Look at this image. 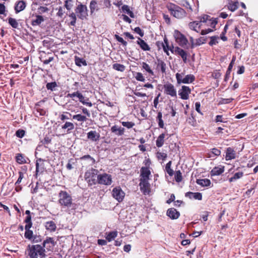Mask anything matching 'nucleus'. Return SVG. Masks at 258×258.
Masks as SVG:
<instances>
[{"label":"nucleus","instance_id":"338daca9","mask_svg":"<svg viewBox=\"0 0 258 258\" xmlns=\"http://www.w3.org/2000/svg\"><path fill=\"white\" fill-rule=\"evenodd\" d=\"M213 31V30L212 29H210V28H208L207 29H205V30H202L201 32V35H206L209 33H210L211 32Z\"/></svg>","mask_w":258,"mask_h":258},{"label":"nucleus","instance_id":"6e6552de","mask_svg":"<svg viewBox=\"0 0 258 258\" xmlns=\"http://www.w3.org/2000/svg\"><path fill=\"white\" fill-rule=\"evenodd\" d=\"M77 16L81 19H84L88 16V10L86 6L79 4L75 10Z\"/></svg>","mask_w":258,"mask_h":258},{"label":"nucleus","instance_id":"9b49d317","mask_svg":"<svg viewBox=\"0 0 258 258\" xmlns=\"http://www.w3.org/2000/svg\"><path fill=\"white\" fill-rule=\"evenodd\" d=\"M191 93V89L186 86H182L178 91V95L181 99L187 100L189 98V94Z\"/></svg>","mask_w":258,"mask_h":258},{"label":"nucleus","instance_id":"cd10ccee","mask_svg":"<svg viewBox=\"0 0 258 258\" xmlns=\"http://www.w3.org/2000/svg\"><path fill=\"white\" fill-rule=\"evenodd\" d=\"M195 80V77L193 75L189 74L187 75L183 79L182 83L184 84H188L194 82Z\"/></svg>","mask_w":258,"mask_h":258},{"label":"nucleus","instance_id":"49530a36","mask_svg":"<svg viewBox=\"0 0 258 258\" xmlns=\"http://www.w3.org/2000/svg\"><path fill=\"white\" fill-rule=\"evenodd\" d=\"M16 161L19 164H24L26 162L25 159L23 157V156L20 154H18L16 156Z\"/></svg>","mask_w":258,"mask_h":258},{"label":"nucleus","instance_id":"603ef678","mask_svg":"<svg viewBox=\"0 0 258 258\" xmlns=\"http://www.w3.org/2000/svg\"><path fill=\"white\" fill-rule=\"evenodd\" d=\"M219 37L218 36H212L211 37V40L209 42V44L210 45L212 46L213 45H216L218 43V39Z\"/></svg>","mask_w":258,"mask_h":258},{"label":"nucleus","instance_id":"e2e57ef3","mask_svg":"<svg viewBox=\"0 0 258 258\" xmlns=\"http://www.w3.org/2000/svg\"><path fill=\"white\" fill-rule=\"evenodd\" d=\"M19 178H18L17 181L15 183L16 185L19 184L21 182L22 179L24 177L23 173L22 172L20 171L19 172Z\"/></svg>","mask_w":258,"mask_h":258},{"label":"nucleus","instance_id":"5fc2aeb1","mask_svg":"<svg viewBox=\"0 0 258 258\" xmlns=\"http://www.w3.org/2000/svg\"><path fill=\"white\" fill-rule=\"evenodd\" d=\"M115 39L119 42H120L123 46H126L127 45V42L124 41L123 38L118 35H115Z\"/></svg>","mask_w":258,"mask_h":258},{"label":"nucleus","instance_id":"37998d69","mask_svg":"<svg viewBox=\"0 0 258 258\" xmlns=\"http://www.w3.org/2000/svg\"><path fill=\"white\" fill-rule=\"evenodd\" d=\"M97 3L96 1H91L90 4V9L91 13H93L97 9Z\"/></svg>","mask_w":258,"mask_h":258},{"label":"nucleus","instance_id":"a211bd4d","mask_svg":"<svg viewBox=\"0 0 258 258\" xmlns=\"http://www.w3.org/2000/svg\"><path fill=\"white\" fill-rule=\"evenodd\" d=\"M26 7V3L23 1H19L17 2L15 7L16 13H18L24 10Z\"/></svg>","mask_w":258,"mask_h":258},{"label":"nucleus","instance_id":"774afa93","mask_svg":"<svg viewBox=\"0 0 258 258\" xmlns=\"http://www.w3.org/2000/svg\"><path fill=\"white\" fill-rule=\"evenodd\" d=\"M6 11V7L3 4H0V14H4Z\"/></svg>","mask_w":258,"mask_h":258},{"label":"nucleus","instance_id":"bf43d9fd","mask_svg":"<svg viewBox=\"0 0 258 258\" xmlns=\"http://www.w3.org/2000/svg\"><path fill=\"white\" fill-rule=\"evenodd\" d=\"M16 135L19 138H22L25 135V131L22 130H19L16 132Z\"/></svg>","mask_w":258,"mask_h":258},{"label":"nucleus","instance_id":"13d9d810","mask_svg":"<svg viewBox=\"0 0 258 258\" xmlns=\"http://www.w3.org/2000/svg\"><path fill=\"white\" fill-rule=\"evenodd\" d=\"M25 222L26 223V225H29V226H32L31 215L27 216V217L25 220Z\"/></svg>","mask_w":258,"mask_h":258},{"label":"nucleus","instance_id":"79ce46f5","mask_svg":"<svg viewBox=\"0 0 258 258\" xmlns=\"http://www.w3.org/2000/svg\"><path fill=\"white\" fill-rule=\"evenodd\" d=\"M56 87H57V84L55 82L48 83L46 85V88L48 90H50L51 91L54 90V89Z\"/></svg>","mask_w":258,"mask_h":258},{"label":"nucleus","instance_id":"6ab92c4d","mask_svg":"<svg viewBox=\"0 0 258 258\" xmlns=\"http://www.w3.org/2000/svg\"><path fill=\"white\" fill-rule=\"evenodd\" d=\"M99 137L100 135L95 131H91L87 134L88 139L94 142L99 140Z\"/></svg>","mask_w":258,"mask_h":258},{"label":"nucleus","instance_id":"a19ab883","mask_svg":"<svg viewBox=\"0 0 258 258\" xmlns=\"http://www.w3.org/2000/svg\"><path fill=\"white\" fill-rule=\"evenodd\" d=\"M218 21L217 19L210 18L207 23V26H210L212 28H214L216 25L217 24Z\"/></svg>","mask_w":258,"mask_h":258},{"label":"nucleus","instance_id":"39448f33","mask_svg":"<svg viewBox=\"0 0 258 258\" xmlns=\"http://www.w3.org/2000/svg\"><path fill=\"white\" fill-rule=\"evenodd\" d=\"M97 183L105 185H110L112 182V176L110 174L104 173L97 175Z\"/></svg>","mask_w":258,"mask_h":258},{"label":"nucleus","instance_id":"052dcab7","mask_svg":"<svg viewBox=\"0 0 258 258\" xmlns=\"http://www.w3.org/2000/svg\"><path fill=\"white\" fill-rule=\"evenodd\" d=\"M211 154L214 155V156H219L221 154V151L218 149L213 148L212 149Z\"/></svg>","mask_w":258,"mask_h":258},{"label":"nucleus","instance_id":"7c9ffc66","mask_svg":"<svg viewBox=\"0 0 258 258\" xmlns=\"http://www.w3.org/2000/svg\"><path fill=\"white\" fill-rule=\"evenodd\" d=\"M73 119L80 122H85L87 120V118L86 116L83 115L81 114L74 115L73 116Z\"/></svg>","mask_w":258,"mask_h":258},{"label":"nucleus","instance_id":"c85d7f7f","mask_svg":"<svg viewBox=\"0 0 258 258\" xmlns=\"http://www.w3.org/2000/svg\"><path fill=\"white\" fill-rule=\"evenodd\" d=\"M8 23L13 28L19 29V23L15 19L11 17L9 18Z\"/></svg>","mask_w":258,"mask_h":258},{"label":"nucleus","instance_id":"de8ad7c7","mask_svg":"<svg viewBox=\"0 0 258 258\" xmlns=\"http://www.w3.org/2000/svg\"><path fill=\"white\" fill-rule=\"evenodd\" d=\"M122 125L127 128H132L135 125V123L130 121H122Z\"/></svg>","mask_w":258,"mask_h":258},{"label":"nucleus","instance_id":"3c124183","mask_svg":"<svg viewBox=\"0 0 258 258\" xmlns=\"http://www.w3.org/2000/svg\"><path fill=\"white\" fill-rule=\"evenodd\" d=\"M158 66L161 67V72L163 73L165 72L166 65L162 60H158Z\"/></svg>","mask_w":258,"mask_h":258},{"label":"nucleus","instance_id":"864d4df0","mask_svg":"<svg viewBox=\"0 0 258 258\" xmlns=\"http://www.w3.org/2000/svg\"><path fill=\"white\" fill-rule=\"evenodd\" d=\"M135 78L139 81L145 82V79L141 73H137Z\"/></svg>","mask_w":258,"mask_h":258},{"label":"nucleus","instance_id":"58836bf2","mask_svg":"<svg viewBox=\"0 0 258 258\" xmlns=\"http://www.w3.org/2000/svg\"><path fill=\"white\" fill-rule=\"evenodd\" d=\"M171 161H170L166 164V166H165V170H166V172H167V173L170 176H172L174 174V171L173 170V169H172L171 168Z\"/></svg>","mask_w":258,"mask_h":258},{"label":"nucleus","instance_id":"b1692460","mask_svg":"<svg viewBox=\"0 0 258 258\" xmlns=\"http://www.w3.org/2000/svg\"><path fill=\"white\" fill-rule=\"evenodd\" d=\"M31 227L32 226H29V225H25V233L24 236L26 238L29 240L31 239L33 237V231L30 230Z\"/></svg>","mask_w":258,"mask_h":258},{"label":"nucleus","instance_id":"5701e85b","mask_svg":"<svg viewBox=\"0 0 258 258\" xmlns=\"http://www.w3.org/2000/svg\"><path fill=\"white\" fill-rule=\"evenodd\" d=\"M137 43L140 45L141 48L144 51L150 50V47L148 44L143 39L139 38Z\"/></svg>","mask_w":258,"mask_h":258},{"label":"nucleus","instance_id":"f704fd0d","mask_svg":"<svg viewBox=\"0 0 258 258\" xmlns=\"http://www.w3.org/2000/svg\"><path fill=\"white\" fill-rule=\"evenodd\" d=\"M122 10L123 12L127 13L132 18L134 17V14L132 11L130 10L129 7L127 5H123L122 7Z\"/></svg>","mask_w":258,"mask_h":258},{"label":"nucleus","instance_id":"f03ea898","mask_svg":"<svg viewBox=\"0 0 258 258\" xmlns=\"http://www.w3.org/2000/svg\"><path fill=\"white\" fill-rule=\"evenodd\" d=\"M58 203L63 207L70 208L73 204L71 196L66 191L61 190L58 194Z\"/></svg>","mask_w":258,"mask_h":258},{"label":"nucleus","instance_id":"9d476101","mask_svg":"<svg viewBox=\"0 0 258 258\" xmlns=\"http://www.w3.org/2000/svg\"><path fill=\"white\" fill-rule=\"evenodd\" d=\"M140 190L145 195H149L151 192L150 184L149 180H140Z\"/></svg>","mask_w":258,"mask_h":258},{"label":"nucleus","instance_id":"0e129e2a","mask_svg":"<svg viewBox=\"0 0 258 258\" xmlns=\"http://www.w3.org/2000/svg\"><path fill=\"white\" fill-rule=\"evenodd\" d=\"M201 104L200 102H197L195 103V108L196 111L199 113L200 114L203 115V113L200 110Z\"/></svg>","mask_w":258,"mask_h":258},{"label":"nucleus","instance_id":"69168bd1","mask_svg":"<svg viewBox=\"0 0 258 258\" xmlns=\"http://www.w3.org/2000/svg\"><path fill=\"white\" fill-rule=\"evenodd\" d=\"M158 157L162 160H165L167 157V154L165 153H158Z\"/></svg>","mask_w":258,"mask_h":258},{"label":"nucleus","instance_id":"f8f14e48","mask_svg":"<svg viewBox=\"0 0 258 258\" xmlns=\"http://www.w3.org/2000/svg\"><path fill=\"white\" fill-rule=\"evenodd\" d=\"M151 172L148 167H143L141 169V179L140 180H149V176Z\"/></svg>","mask_w":258,"mask_h":258},{"label":"nucleus","instance_id":"393cba45","mask_svg":"<svg viewBox=\"0 0 258 258\" xmlns=\"http://www.w3.org/2000/svg\"><path fill=\"white\" fill-rule=\"evenodd\" d=\"M197 184L201 185L202 186H208L211 184V181L207 178L199 179L197 180Z\"/></svg>","mask_w":258,"mask_h":258},{"label":"nucleus","instance_id":"f257e3e1","mask_svg":"<svg viewBox=\"0 0 258 258\" xmlns=\"http://www.w3.org/2000/svg\"><path fill=\"white\" fill-rule=\"evenodd\" d=\"M55 243L53 238L49 237L43 242V246L39 244L29 245L27 248L28 255L31 258H45L46 248L47 250H50L54 246Z\"/></svg>","mask_w":258,"mask_h":258},{"label":"nucleus","instance_id":"4468645a","mask_svg":"<svg viewBox=\"0 0 258 258\" xmlns=\"http://www.w3.org/2000/svg\"><path fill=\"white\" fill-rule=\"evenodd\" d=\"M236 158V152L231 147H228L226 149V160H230L234 159Z\"/></svg>","mask_w":258,"mask_h":258},{"label":"nucleus","instance_id":"4d7b16f0","mask_svg":"<svg viewBox=\"0 0 258 258\" xmlns=\"http://www.w3.org/2000/svg\"><path fill=\"white\" fill-rule=\"evenodd\" d=\"M176 78L177 80V83L178 84L182 83V81H183L182 80H183V76H182V74L177 73L176 74Z\"/></svg>","mask_w":258,"mask_h":258},{"label":"nucleus","instance_id":"c03bdc74","mask_svg":"<svg viewBox=\"0 0 258 258\" xmlns=\"http://www.w3.org/2000/svg\"><path fill=\"white\" fill-rule=\"evenodd\" d=\"M142 67L147 72H148L149 74H151L152 75H154V73L152 71V70L151 69L149 65L147 64L146 62H143L142 63Z\"/></svg>","mask_w":258,"mask_h":258},{"label":"nucleus","instance_id":"4c0bfd02","mask_svg":"<svg viewBox=\"0 0 258 258\" xmlns=\"http://www.w3.org/2000/svg\"><path fill=\"white\" fill-rule=\"evenodd\" d=\"M117 235V231H112L109 232L106 237V239L108 241H111L113 239H114Z\"/></svg>","mask_w":258,"mask_h":258},{"label":"nucleus","instance_id":"20e7f679","mask_svg":"<svg viewBox=\"0 0 258 258\" xmlns=\"http://www.w3.org/2000/svg\"><path fill=\"white\" fill-rule=\"evenodd\" d=\"M169 10L171 14L176 18L181 19L185 16L186 13L185 11L178 6L175 5L171 6L169 8Z\"/></svg>","mask_w":258,"mask_h":258},{"label":"nucleus","instance_id":"0eeeda50","mask_svg":"<svg viewBox=\"0 0 258 258\" xmlns=\"http://www.w3.org/2000/svg\"><path fill=\"white\" fill-rule=\"evenodd\" d=\"M176 42L181 46L184 47L188 42V40L184 35L178 30H175L173 34Z\"/></svg>","mask_w":258,"mask_h":258},{"label":"nucleus","instance_id":"1a4fd4ad","mask_svg":"<svg viewBox=\"0 0 258 258\" xmlns=\"http://www.w3.org/2000/svg\"><path fill=\"white\" fill-rule=\"evenodd\" d=\"M124 192L119 186L114 187L112 191V196L118 202H121L124 197Z\"/></svg>","mask_w":258,"mask_h":258},{"label":"nucleus","instance_id":"c756f323","mask_svg":"<svg viewBox=\"0 0 258 258\" xmlns=\"http://www.w3.org/2000/svg\"><path fill=\"white\" fill-rule=\"evenodd\" d=\"M238 2H230L228 4V9L231 12H234L238 8Z\"/></svg>","mask_w":258,"mask_h":258},{"label":"nucleus","instance_id":"c9c22d12","mask_svg":"<svg viewBox=\"0 0 258 258\" xmlns=\"http://www.w3.org/2000/svg\"><path fill=\"white\" fill-rule=\"evenodd\" d=\"M112 68L113 69L121 72H123L125 69V67L124 65L119 63L113 64L112 66Z\"/></svg>","mask_w":258,"mask_h":258},{"label":"nucleus","instance_id":"2eb2a0df","mask_svg":"<svg viewBox=\"0 0 258 258\" xmlns=\"http://www.w3.org/2000/svg\"><path fill=\"white\" fill-rule=\"evenodd\" d=\"M167 215L172 219H176L179 217L180 214L175 209L170 208L167 210Z\"/></svg>","mask_w":258,"mask_h":258},{"label":"nucleus","instance_id":"e433bc0d","mask_svg":"<svg viewBox=\"0 0 258 258\" xmlns=\"http://www.w3.org/2000/svg\"><path fill=\"white\" fill-rule=\"evenodd\" d=\"M210 17L207 15H204L203 16L200 17L199 18V21H198L199 22H200V25L201 26H202V23H206L207 24L208 22Z\"/></svg>","mask_w":258,"mask_h":258},{"label":"nucleus","instance_id":"473e14b6","mask_svg":"<svg viewBox=\"0 0 258 258\" xmlns=\"http://www.w3.org/2000/svg\"><path fill=\"white\" fill-rule=\"evenodd\" d=\"M75 63L79 67L86 66L87 64L85 60L77 56L75 57Z\"/></svg>","mask_w":258,"mask_h":258},{"label":"nucleus","instance_id":"8fccbe9b","mask_svg":"<svg viewBox=\"0 0 258 258\" xmlns=\"http://www.w3.org/2000/svg\"><path fill=\"white\" fill-rule=\"evenodd\" d=\"M73 6L72 0H66L65 1L64 7L68 10H70Z\"/></svg>","mask_w":258,"mask_h":258},{"label":"nucleus","instance_id":"a878e982","mask_svg":"<svg viewBox=\"0 0 258 258\" xmlns=\"http://www.w3.org/2000/svg\"><path fill=\"white\" fill-rule=\"evenodd\" d=\"M75 126L72 122H66L61 126V128L63 130H67L68 133H70L72 130H74Z\"/></svg>","mask_w":258,"mask_h":258},{"label":"nucleus","instance_id":"423d86ee","mask_svg":"<svg viewBox=\"0 0 258 258\" xmlns=\"http://www.w3.org/2000/svg\"><path fill=\"white\" fill-rule=\"evenodd\" d=\"M163 88L166 95H169L173 98L177 97L176 90L173 84L167 83L163 85Z\"/></svg>","mask_w":258,"mask_h":258},{"label":"nucleus","instance_id":"09e8293b","mask_svg":"<svg viewBox=\"0 0 258 258\" xmlns=\"http://www.w3.org/2000/svg\"><path fill=\"white\" fill-rule=\"evenodd\" d=\"M182 6H183L184 7H185V8H186L188 10H189L190 12H192V9L191 8V7L190 6V5H189V3L185 1V0H183L181 2V4Z\"/></svg>","mask_w":258,"mask_h":258},{"label":"nucleus","instance_id":"412c9836","mask_svg":"<svg viewBox=\"0 0 258 258\" xmlns=\"http://www.w3.org/2000/svg\"><path fill=\"white\" fill-rule=\"evenodd\" d=\"M162 46L164 52H166L167 55H169V50L173 53V49L175 47H174L173 46L171 47L169 46L168 40L166 38L164 39V43H163Z\"/></svg>","mask_w":258,"mask_h":258},{"label":"nucleus","instance_id":"a18cd8bd","mask_svg":"<svg viewBox=\"0 0 258 258\" xmlns=\"http://www.w3.org/2000/svg\"><path fill=\"white\" fill-rule=\"evenodd\" d=\"M44 19L42 16H37L36 19L33 22V25H39L43 22Z\"/></svg>","mask_w":258,"mask_h":258},{"label":"nucleus","instance_id":"6e6d98bb","mask_svg":"<svg viewBox=\"0 0 258 258\" xmlns=\"http://www.w3.org/2000/svg\"><path fill=\"white\" fill-rule=\"evenodd\" d=\"M70 17H71L72 19V21L71 22L70 24L72 26H75L76 23V16L74 13H72L70 15Z\"/></svg>","mask_w":258,"mask_h":258},{"label":"nucleus","instance_id":"dca6fc26","mask_svg":"<svg viewBox=\"0 0 258 258\" xmlns=\"http://www.w3.org/2000/svg\"><path fill=\"white\" fill-rule=\"evenodd\" d=\"M111 131L116 135L120 136L123 135L124 133V128L121 126L115 125L111 127Z\"/></svg>","mask_w":258,"mask_h":258},{"label":"nucleus","instance_id":"4be33fe9","mask_svg":"<svg viewBox=\"0 0 258 258\" xmlns=\"http://www.w3.org/2000/svg\"><path fill=\"white\" fill-rule=\"evenodd\" d=\"M188 26L191 30H192L197 32H199V30L201 27L200 22H199L198 21L190 22L188 24Z\"/></svg>","mask_w":258,"mask_h":258},{"label":"nucleus","instance_id":"680f3d73","mask_svg":"<svg viewBox=\"0 0 258 258\" xmlns=\"http://www.w3.org/2000/svg\"><path fill=\"white\" fill-rule=\"evenodd\" d=\"M134 31L135 32L139 34L141 37H143L144 36V33L140 27H136Z\"/></svg>","mask_w":258,"mask_h":258},{"label":"nucleus","instance_id":"2f4dec72","mask_svg":"<svg viewBox=\"0 0 258 258\" xmlns=\"http://www.w3.org/2000/svg\"><path fill=\"white\" fill-rule=\"evenodd\" d=\"M165 138V134H161L156 140V146L158 147H161L163 146L164 144V139Z\"/></svg>","mask_w":258,"mask_h":258},{"label":"nucleus","instance_id":"ddd939ff","mask_svg":"<svg viewBox=\"0 0 258 258\" xmlns=\"http://www.w3.org/2000/svg\"><path fill=\"white\" fill-rule=\"evenodd\" d=\"M173 52L180 55L182 57L183 61L184 62H186L187 53L183 49L180 48L179 47H175L173 49Z\"/></svg>","mask_w":258,"mask_h":258},{"label":"nucleus","instance_id":"ea45409f","mask_svg":"<svg viewBox=\"0 0 258 258\" xmlns=\"http://www.w3.org/2000/svg\"><path fill=\"white\" fill-rule=\"evenodd\" d=\"M174 178L177 182H180L182 181V173L180 170L176 171L175 174Z\"/></svg>","mask_w":258,"mask_h":258},{"label":"nucleus","instance_id":"f3484780","mask_svg":"<svg viewBox=\"0 0 258 258\" xmlns=\"http://www.w3.org/2000/svg\"><path fill=\"white\" fill-rule=\"evenodd\" d=\"M185 197L190 199H194L198 200H202V194L200 192H187L185 194Z\"/></svg>","mask_w":258,"mask_h":258},{"label":"nucleus","instance_id":"aec40b11","mask_svg":"<svg viewBox=\"0 0 258 258\" xmlns=\"http://www.w3.org/2000/svg\"><path fill=\"white\" fill-rule=\"evenodd\" d=\"M224 171V167L219 166L215 167L211 171V174L212 176H217L221 174Z\"/></svg>","mask_w":258,"mask_h":258},{"label":"nucleus","instance_id":"7ed1b4c3","mask_svg":"<svg viewBox=\"0 0 258 258\" xmlns=\"http://www.w3.org/2000/svg\"><path fill=\"white\" fill-rule=\"evenodd\" d=\"M97 173L98 170L93 168L87 170L85 172L84 178L89 185H92L97 183Z\"/></svg>","mask_w":258,"mask_h":258},{"label":"nucleus","instance_id":"bb28decb","mask_svg":"<svg viewBox=\"0 0 258 258\" xmlns=\"http://www.w3.org/2000/svg\"><path fill=\"white\" fill-rule=\"evenodd\" d=\"M46 228L51 231H54L56 229V226L54 222L52 221H50L46 222Z\"/></svg>","mask_w":258,"mask_h":258},{"label":"nucleus","instance_id":"72a5a7b5","mask_svg":"<svg viewBox=\"0 0 258 258\" xmlns=\"http://www.w3.org/2000/svg\"><path fill=\"white\" fill-rule=\"evenodd\" d=\"M243 175V173L242 172H236L234 174L233 176L229 178V181L233 182L237 179H238L242 177Z\"/></svg>","mask_w":258,"mask_h":258}]
</instances>
